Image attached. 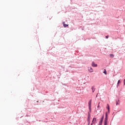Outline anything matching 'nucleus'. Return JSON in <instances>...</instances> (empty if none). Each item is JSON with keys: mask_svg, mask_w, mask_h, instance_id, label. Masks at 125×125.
I'll return each instance as SVG.
<instances>
[{"mask_svg": "<svg viewBox=\"0 0 125 125\" xmlns=\"http://www.w3.org/2000/svg\"><path fill=\"white\" fill-rule=\"evenodd\" d=\"M104 122V125H107V123L108 122V115L107 114V112L105 113V118Z\"/></svg>", "mask_w": 125, "mask_h": 125, "instance_id": "1", "label": "nucleus"}, {"mask_svg": "<svg viewBox=\"0 0 125 125\" xmlns=\"http://www.w3.org/2000/svg\"><path fill=\"white\" fill-rule=\"evenodd\" d=\"M93 124H96V118H93L91 125H92Z\"/></svg>", "mask_w": 125, "mask_h": 125, "instance_id": "2", "label": "nucleus"}, {"mask_svg": "<svg viewBox=\"0 0 125 125\" xmlns=\"http://www.w3.org/2000/svg\"><path fill=\"white\" fill-rule=\"evenodd\" d=\"M92 67H97V64L95 63V62H92Z\"/></svg>", "mask_w": 125, "mask_h": 125, "instance_id": "3", "label": "nucleus"}, {"mask_svg": "<svg viewBox=\"0 0 125 125\" xmlns=\"http://www.w3.org/2000/svg\"><path fill=\"white\" fill-rule=\"evenodd\" d=\"M88 71L90 72V73H92L93 72V69L91 67H88Z\"/></svg>", "mask_w": 125, "mask_h": 125, "instance_id": "4", "label": "nucleus"}, {"mask_svg": "<svg viewBox=\"0 0 125 125\" xmlns=\"http://www.w3.org/2000/svg\"><path fill=\"white\" fill-rule=\"evenodd\" d=\"M106 109L108 110V113L110 112V106H109V104H107Z\"/></svg>", "mask_w": 125, "mask_h": 125, "instance_id": "5", "label": "nucleus"}, {"mask_svg": "<svg viewBox=\"0 0 125 125\" xmlns=\"http://www.w3.org/2000/svg\"><path fill=\"white\" fill-rule=\"evenodd\" d=\"M62 24L64 28H66V27H68V26H69V25L65 24V22H62Z\"/></svg>", "mask_w": 125, "mask_h": 125, "instance_id": "6", "label": "nucleus"}, {"mask_svg": "<svg viewBox=\"0 0 125 125\" xmlns=\"http://www.w3.org/2000/svg\"><path fill=\"white\" fill-rule=\"evenodd\" d=\"M120 100H118V101H116V106H118V105H120Z\"/></svg>", "mask_w": 125, "mask_h": 125, "instance_id": "7", "label": "nucleus"}, {"mask_svg": "<svg viewBox=\"0 0 125 125\" xmlns=\"http://www.w3.org/2000/svg\"><path fill=\"white\" fill-rule=\"evenodd\" d=\"M103 119H104V115H103L100 119V122L102 123L103 122Z\"/></svg>", "mask_w": 125, "mask_h": 125, "instance_id": "8", "label": "nucleus"}, {"mask_svg": "<svg viewBox=\"0 0 125 125\" xmlns=\"http://www.w3.org/2000/svg\"><path fill=\"white\" fill-rule=\"evenodd\" d=\"M88 106L89 108H90V106H91V100H90L88 102Z\"/></svg>", "mask_w": 125, "mask_h": 125, "instance_id": "9", "label": "nucleus"}, {"mask_svg": "<svg viewBox=\"0 0 125 125\" xmlns=\"http://www.w3.org/2000/svg\"><path fill=\"white\" fill-rule=\"evenodd\" d=\"M87 122L88 123V125H89V124H90V119L89 118V115H88V117Z\"/></svg>", "mask_w": 125, "mask_h": 125, "instance_id": "10", "label": "nucleus"}, {"mask_svg": "<svg viewBox=\"0 0 125 125\" xmlns=\"http://www.w3.org/2000/svg\"><path fill=\"white\" fill-rule=\"evenodd\" d=\"M91 90L92 91V92H94V91H95V88H94V86H92Z\"/></svg>", "mask_w": 125, "mask_h": 125, "instance_id": "11", "label": "nucleus"}, {"mask_svg": "<svg viewBox=\"0 0 125 125\" xmlns=\"http://www.w3.org/2000/svg\"><path fill=\"white\" fill-rule=\"evenodd\" d=\"M104 74H105V75H107V72L106 71V69H104Z\"/></svg>", "mask_w": 125, "mask_h": 125, "instance_id": "12", "label": "nucleus"}, {"mask_svg": "<svg viewBox=\"0 0 125 125\" xmlns=\"http://www.w3.org/2000/svg\"><path fill=\"white\" fill-rule=\"evenodd\" d=\"M119 83H121V81L119 80L117 83V86L119 85Z\"/></svg>", "mask_w": 125, "mask_h": 125, "instance_id": "13", "label": "nucleus"}, {"mask_svg": "<svg viewBox=\"0 0 125 125\" xmlns=\"http://www.w3.org/2000/svg\"><path fill=\"white\" fill-rule=\"evenodd\" d=\"M110 57H112V58L114 57V54H111L110 55Z\"/></svg>", "mask_w": 125, "mask_h": 125, "instance_id": "14", "label": "nucleus"}, {"mask_svg": "<svg viewBox=\"0 0 125 125\" xmlns=\"http://www.w3.org/2000/svg\"><path fill=\"white\" fill-rule=\"evenodd\" d=\"M99 125H102V122H100V123L99 124Z\"/></svg>", "mask_w": 125, "mask_h": 125, "instance_id": "15", "label": "nucleus"}, {"mask_svg": "<svg viewBox=\"0 0 125 125\" xmlns=\"http://www.w3.org/2000/svg\"><path fill=\"white\" fill-rule=\"evenodd\" d=\"M108 37H109L108 36H105L106 39H108Z\"/></svg>", "mask_w": 125, "mask_h": 125, "instance_id": "16", "label": "nucleus"}, {"mask_svg": "<svg viewBox=\"0 0 125 125\" xmlns=\"http://www.w3.org/2000/svg\"><path fill=\"white\" fill-rule=\"evenodd\" d=\"M124 84H125V79L124 80Z\"/></svg>", "mask_w": 125, "mask_h": 125, "instance_id": "17", "label": "nucleus"}]
</instances>
